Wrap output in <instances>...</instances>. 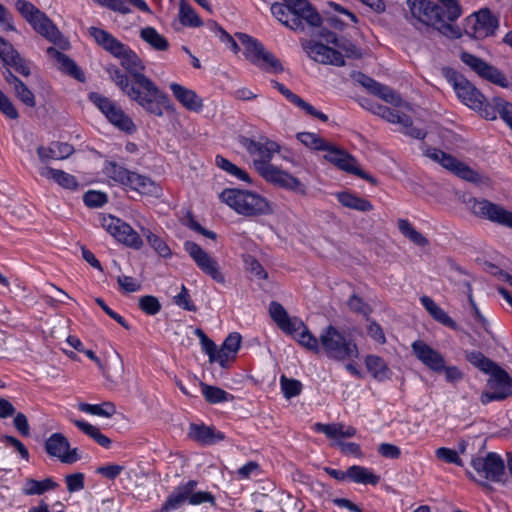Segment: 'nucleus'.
Listing matches in <instances>:
<instances>
[{
	"label": "nucleus",
	"instance_id": "f257e3e1",
	"mask_svg": "<svg viewBox=\"0 0 512 512\" xmlns=\"http://www.w3.org/2000/svg\"><path fill=\"white\" fill-rule=\"evenodd\" d=\"M89 34L98 45L121 59V65L129 76L115 65L107 66L106 72L130 100L157 117L163 116V108L172 109L168 95L143 73L145 66L133 50L103 29L90 27Z\"/></svg>",
	"mask_w": 512,
	"mask_h": 512
},
{
	"label": "nucleus",
	"instance_id": "f03ea898",
	"mask_svg": "<svg viewBox=\"0 0 512 512\" xmlns=\"http://www.w3.org/2000/svg\"><path fill=\"white\" fill-rule=\"evenodd\" d=\"M413 25L417 23L429 26L442 35L457 39L461 29L454 22L460 17L462 9L458 2H408Z\"/></svg>",
	"mask_w": 512,
	"mask_h": 512
},
{
	"label": "nucleus",
	"instance_id": "7ed1b4c3",
	"mask_svg": "<svg viewBox=\"0 0 512 512\" xmlns=\"http://www.w3.org/2000/svg\"><path fill=\"white\" fill-rule=\"evenodd\" d=\"M219 199L237 214L245 217L252 218L273 213L270 201L250 190L226 188L219 194Z\"/></svg>",
	"mask_w": 512,
	"mask_h": 512
},
{
	"label": "nucleus",
	"instance_id": "20e7f679",
	"mask_svg": "<svg viewBox=\"0 0 512 512\" xmlns=\"http://www.w3.org/2000/svg\"><path fill=\"white\" fill-rule=\"evenodd\" d=\"M273 16L286 27L294 31L304 30L302 21L313 27H319L322 18L310 2H273Z\"/></svg>",
	"mask_w": 512,
	"mask_h": 512
},
{
	"label": "nucleus",
	"instance_id": "39448f33",
	"mask_svg": "<svg viewBox=\"0 0 512 512\" xmlns=\"http://www.w3.org/2000/svg\"><path fill=\"white\" fill-rule=\"evenodd\" d=\"M17 5L21 15L39 34L62 49L68 47V41L63 37L57 27L43 12L35 7L32 2H17Z\"/></svg>",
	"mask_w": 512,
	"mask_h": 512
},
{
	"label": "nucleus",
	"instance_id": "423d86ee",
	"mask_svg": "<svg viewBox=\"0 0 512 512\" xmlns=\"http://www.w3.org/2000/svg\"><path fill=\"white\" fill-rule=\"evenodd\" d=\"M320 343L327 356L335 360L352 359L359 354L357 345L353 340L347 339L332 325L322 331Z\"/></svg>",
	"mask_w": 512,
	"mask_h": 512
},
{
	"label": "nucleus",
	"instance_id": "0eeeda50",
	"mask_svg": "<svg viewBox=\"0 0 512 512\" xmlns=\"http://www.w3.org/2000/svg\"><path fill=\"white\" fill-rule=\"evenodd\" d=\"M89 99L115 127L128 134L136 131V125L132 119L114 101L96 92L90 93Z\"/></svg>",
	"mask_w": 512,
	"mask_h": 512
},
{
	"label": "nucleus",
	"instance_id": "6e6552de",
	"mask_svg": "<svg viewBox=\"0 0 512 512\" xmlns=\"http://www.w3.org/2000/svg\"><path fill=\"white\" fill-rule=\"evenodd\" d=\"M467 204L474 216L512 229V212L502 205L475 197L470 198Z\"/></svg>",
	"mask_w": 512,
	"mask_h": 512
},
{
	"label": "nucleus",
	"instance_id": "1a4fd4ad",
	"mask_svg": "<svg viewBox=\"0 0 512 512\" xmlns=\"http://www.w3.org/2000/svg\"><path fill=\"white\" fill-rule=\"evenodd\" d=\"M238 141L253 157V165L259 174L263 173L264 167L272 166L270 161L274 154L280 150V146L269 139L255 141L246 136H239Z\"/></svg>",
	"mask_w": 512,
	"mask_h": 512
},
{
	"label": "nucleus",
	"instance_id": "9d476101",
	"mask_svg": "<svg viewBox=\"0 0 512 512\" xmlns=\"http://www.w3.org/2000/svg\"><path fill=\"white\" fill-rule=\"evenodd\" d=\"M498 27V19L488 8L474 12L466 18L465 33L474 39H484L494 34Z\"/></svg>",
	"mask_w": 512,
	"mask_h": 512
},
{
	"label": "nucleus",
	"instance_id": "9b49d317",
	"mask_svg": "<svg viewBox=\"0 0 512 512\" xmlns=\"http://www.w3.org/2000/svg\"><path fill=\"white\" fill-rule=\"evenodd\" d=\"M103 228L124 245L140 249L143 241L140 235L126 222L112 215L103 216Z\"/></svg>",
	"mask_w": 512,
	"mask_h": 512
},
{
	"label": "nucleus",
	"instance_id": "f8f14e48",
	"mask_svg": "<svg viewBox=\"0 0 512 512\" xmlns=\"http://www.w3.org/2000/svg\"><path fill=\"white\" fill-rule=\"evenodd\" d=\"M488 373L492 376V379L488 381V385L493 392L482 393L481 402L484 405L491 401L504 400L512 394V379L504 369L495 363Z\"/></svg>",
	"mask_w": 512,
	"mask_h": 512
},
{
	"label": "nucleus",
	"instance_id": "ddd939ff",
	"mask_svg": "<svg viewBox=\"0 0 512 512\" xmlns=\"http://www.w3.org/2000/svg\"><path fill=\"white\" fill-rule=\"evenodd\" d=\"M457 97L471 109L482 107L485 96L463 75L453 71L448 75Z\"/></svg>",
	"mask_w": 512,
	"mask_h": 512
},
{
	"label": "nucleus",
	"instance_id": "4468645a",
	"mask_svg": "<svg viewBox=\"0 0 512 512\" xmlns=\"http://www.w3.org/2000/svg\"><path fill=\"white\" fill-rule=\"evenodd\" d=\"M184 249L203 273L210 276L217 283H225V277L217 260L205 252L197 243L186 241Z\"/></svg>",
	"mask_w": 512,
	"mask_h": 512
},
{
	"label": "nucleus",
	"instance_id": "2eb2a0df",
	"mask_svg": "<svg viewBox=\"0 0 512 512\" xmlns=\"http://www.w3.org/2000/svg\"><path fill=\"white\" fill-rule=\"evenodd\" d=\"M460 59L465 65H467L481 78L488 80L491 83L499 85L503 88L508 87L509 83L504 74L499 69L490 65L483 59L469 52H462L460 54Z\"/></svg>",
	"mask_w": 512,
	"mask_h": 512
},
{
	"label": "nucleus",
	"instance_id": "dca6fc26",
	"mask_svg": "<svg viewBox=\"0 0 512 512\" xmlns=\"http://www.w3.org/2000/svg\"><path fill=\"white\" fill-rule=\"evenodd\" d=\"M471 464L486 480L498 483L505 481V463L497 453L489 452L485 457L474 458Z\"/></svg>",
	"mask_w": 512,
	"mask_h": 512
},
{
	"label": "nucleus",
	"instance_id": "f3484780",
	"mask_svg": "<svg viewBox=\"0 0 512 512\" xmlns=\"http://www.w3.org/2000/svg\"><path fill=\"white\" fill-rule=\"evenodd\" d=\"M373 112L388 122L400 124L403 132L412 138L424 139L426 136V131L414 127L411 117L403 112L380 104L375 106Z\"/></svg>",
	"mask_w": 512,
	"mask_h": 512
},
{
	"label": "nucleus",
	"instance_id": "a211bd4d",
	"mask_svg": "<svg viewBox=\"0 0 512 512\" xmlns=\"http://www.w3.org/2000/svg\"><path fill=\"white\" fill-rule=\"evenodd\" d=\"M260 175L266 181L281 188L293 191L303 196L307 194V187L305 184H303L298 178L274 165L271 167H264V171Z\"/></svg>",
	"mask_w": 512,
	"mask_h": 512
},
{
	"label": "nucleus",
	"instance_id": "6ab92c4d",
	"mask_svg": "<svg viewBox=\"0 0 512 512\" xmlns=\"http://www.w3.org/2000/svg\"><path fill=\"white\" fill-rule=\"evenodd\" d=\"M415 357L428 369L442 373L445 368L444 356L422 340H416L411 345Z\"/></svg>",
	"mask_w": 512,
	"mask_h": 512
},
{
	"label": "nucleus",
	"instance_id": "aec40b11",
	"mask_svg": "<svg viewBox=\"0 0 512 512\" xmlns=\"http://www.w3.org/2000/svg\"><path fill=\"white\" fill-rule=\"evenodd\" d=\"M357 81L370 93L381 98L385 102L390 103L395 107H406L407 109H410L408 103H406L401 96L390 87L378 83L371 77L362 73H359Z\"/></svg>",
	"mask_w": 512,
	"mask_h": 512
},
{
	"label": "nucleus",
	"instance_id": "412c9836",
	"mask_svg": "<svg viewBox=\"0 0 512 512\" xmlns=\"http://www.w3.org/2000/svg\"><path fill=\"white\" fill-rule=\"evenodd\" d=\"M0 58L7 66L12 67L17 73L24 77L31 74L29 63L19 54V52L2 37H0Z\"/></svg>",
	"mask_w": 512,
	"mask_h": 512
},
{
	"label": "nucleus",
	"instance_id": "4be33fe9",
	"mask_svg": "<svg viewBox=\"0 0 512 512\" xmlns=\"http://www.w3.org/2000/svg\"><path fill=\"white\" fill-rule=\"evenodd\" d=\"M85 355L94 361L98 367L101 369L103 375L112 382H118L123 379L125 366L121 355L114 351L110 357V364L107 369L102 364L101 360L96 356V354L92 350L82 351Z\"/></svg>",
	"mask_w": 512,
	"mask_h": 512
},
{
	"label": "nucleus",
	"instance_id": "5701e85b",
	"mask_svg": "<svg viewBox=\"0 0 512 512\" xmlns=\"http://www.w3.org/2000/svg\"><path fill=\"white\" fill-rule=\"evenodd\" d=\"M170 89L175 99L187 110L199 112L203 107V100L197 93L178 83H171Z\"/></svg>",
	"mask_w": 512,
	"mask_h": 512
},
{
	"label": "nucleus",
	"instance_id": "b1692460",
	"mask_svg": "<svg viewBox=\"0 0 512 512\" xmlns=\"http://www.w3.org/2000/svg\"><path fill=\"white\" fill-rule=\"evenodd\" d=\"M309 55L315 61L323 64H332L335 66L345 65L343 56L339 51L330 48L320 42L312 43L309 46Z\"/></svg>",
	"mask_w": 512,
	"mask_h": 512
},
{
	"label": "nucleus",
	"instance_id": "393cba45",
	"mask_svg": "<svg viewBox=\"0 0 512 512\" xmlns=\"http://www.w3.org/2000/svg\"><path fill=\"white\" fill-rule=\"evenodd\" d=\"M197 484V481L190 480L186 484L178 486L175 491L168 496L159 512H170L179 509L186 501H188L189 494L195 490Z\"/></svg>",
	"mask_w": 512,
	"mask_h": 512
},
{
	"label": "nucleus",
	"instance_id": "a878e982",
	"mask_svg": "<svg viewBox=\"0 0 512 512\" xmlns=\"http://www.w3.org/2000/svg\"><path fill=\"white\" fill-rule=\"evenodd\" d=\"M325 151L327 153L324 159L347 173H351L354 166L358 164L352 155L330 143Z\"/></svg>",
	"mask_w": 512,
	"mask_h": 512
},
{
	"label": "nucleus",
	"instance_id": "bb28decb",
	"mask_svg": "<svg viewBox=\"0 0 512 512\" xmlns=\"http://www.w3.org/2000/svg\"><path fill=\"white\" fill-rule=\"evenodd\" d=\"M73 152L74 147L63 142H52L48 147L41 146L37 149L38 156L42 162L66 159Z\"/></svg>",
	"mask_w": 512,
	"mask_h": 512
},
{
	"label": "nucleus",
	"instance_id": "cd10ccee",
	"mask_svg": "<svg viewBox=\"0 0 512 512\" xmlns=\"http://www.w3.org/2000/svg\"><path fill=\"white\" fill-rule=\"evenodd\" d=\"M420 302L435 321L452 330H459L457 323L432 298L424 295L420 298Z\"/></svg>",
	"mask_w": 512,
	"mask_h": 512
},
{
	"label": "nucleus",
	"instance_id": "c85d7f7f",
	"mask_svg": "<svg viewBox=\"0 0 512 512\" xmlns=\"http://www.w3.org/2000/svg\"><path fill=\"white\" fill-rule=\"evenodd\" d=\"M238 40L245 47V57L253 64L263 67L260 64V54L265 49L262 43H260L257 39L249 36L248 34L238 32L235 34Z\"/></svg>",
	"mask_w": 512,
	"mask_h": 512
},
{
	"label": "nucleus",
	"instance_id": "c756f323",
	"mask_svg": "<svg viewBox=\"0 0 512 512\" xmlns=\"http://www.w3.org/2000/svg\"><path fill=\"white\" fill-rule=\"evenodd\" d=\"M47 54L54 58L59 64L60 69L67 73L68 75L74 77L79 81H84L85 76L82 70L77 66V64L69 58L67 55L61 53L54 47H49L47 49Z\"/></svg>",
	"mask_w": 512,
	"mask_h": 512
},
{
	"label": "nucleus",
	"instance_id": "7c9ffc66",
	"mask_svg": "<svg viewBox=\"0 0 512 512\" xmlns=\"http://www.w3.org/2000/svg\"><path fill=\"white\" fill-rule=\"evenodd\" d=\"M189 436L202 444H214L224 439L223 433H216L212 427L198 424L190 425Z\"/></svg>",
	"mask_w": 512,
	"mask_h": 512
},
{
	"label": "nucleus",
	"instance_id": "2f4dec72",
	"mask_svg": "<svg viewBox=\"0 0 512 512\" xmlns=\"http://www.w3.org/2000/svg\"><path fill=\"white\" fill-rule=\"evenodd\" d=\"M44 448L49 456L56 457L61 461L69 449V441L64 434L56 432L45 441Z\"/></svg>",
	"mask_w": 512,
	"mask_h": 512
},
{
	"label": "nucleus",
	"instance_id": "473e14b6",
	"mask_svg": "<svg viewBox=\"0 0 512 512\" xmlns=\"http://www.w3.org/2000/svg\"><path fill=\"white\" fill-rule=\"evenodd\" d=\"M124 187L130 188L132 191L140 195H151L156 190V185L149 177L131 171L129 180Z\"/></svg>",
	"mask_w": 512,
	"mask_h": 512
},
{
	"label": "nucleus",
	"instance_id": "72a5a7b5",
	"mask_svg": "<svg viewBox=\"0 0 512 512\" xmlns=\"http://www.w3.org/2000/svg\"><path fill=\"white\" fill-rule=\"evenodd\" d=\"M336 197L340 204L346 208L360 212H369L373 210V204L369 200L359 197L351 192H339Z\"/></svg>",
	"mask_w": 512,
	"mask_h": 512
},
{
	"label": "nucleus",
	"instance_id": "f704fd0d",
	"mask_svg": "<svg viewBox=\"0 0 512 512\" xmlns=\"http://www.w3.org/2000/svg\"><path fill=\"white\" fill-rule=\"evenodd\" d=\"M41 175L47 179H52L58 185L65 189L74 190L78 187V182L76 178L63 170L46 167L42 169Z\"/></svg>",
	"mask_w": 512,
	"mask_h": 512
},
{
	"label": "nucleus",
	"instance_id": "c9c22d12",
	"mask_svg": "<svg viewBox=\"0 0 512 512\" xmlns=\"http://www.w3.org/2000/svg\"><path fill=\"white\" fill-rule=\"evenodd\" d=\"M346 475H348V479L351 481L364 485L370 484L375 486L380 480L378 475H375L368 468L359 465L349 467L346 471Z\"/></svg>",
	"mask_w": 512,
	"mask_h": 512
},
{
	"label": "nucleus",
	"instance_id": "e433bc0d",
	"mask_svg": "<svg viewBox=\"0 0 512 512\" xmlns=\"http://www.w3.org/2000/svg\"><path fill=\"white\" fill-rule=\"evenodd\" d=\"M140 37L156 51H167L169 49L168 40L153 27L141 29Z\"/></svg>",
	"mask_w": 512,
	"mask_h": 512
},
{
	"label": "nucleus",
	"instance_id": "4c0bfd02",
	"mask_svg": "<svg viewBox=\"0 0 512 512\" xmlns=\"http://www.w3.org/2000/svg\"><path fill=\"white\" fill-rule=\"evenodd\" d=\"M506 105H512L511 103L505 101L501 97H494L491 102H488L486 99L482 104V107L476 108L475 110L479 111L481 116L487 120H495L497 115L499 114L502 119V107Z\"/></svg>",
	"mask_w": 512,
	"mask_h": 512
},
{
	"label": "nucleus",
	"instance_id": "58836bf2",
	"mask_svg": "<svg viewBox=\"0 0 512 512\" xmlns=\"http://www.w3.org/2000/svg\"><path fill=\"white\" fill-rule=\"evenodd\" d=\"M200 387L205 400L210 404L233 401L235 398L232 394L226 392L225 390L217 386H212L204 382H201Z\"/></svg>",
	"mask_w": 512,
	"mask_h": 512
},
{
	"label": "nucleus",
	"instance_id": "ea45409f",
	"mask_svg": "<svg viewBox=\"0 0 512 512\" xmlns=\"http://www.w3.org/2000/svg\"><path fill=\"white\" fill-rule=\"evenodd\" d=\"M57 487L58 484L51 478H46L41 481L29 478L26 480L22 491L25 495L29 496L42 495L46 491L53 490Z\"/></svg>",
	"mask_w": 512,
	"mask_h": 512
},
{
	"label": "nucleus",
	"instance_id": "a19ab883",
	"mask_svg": "<svg viewBox=\"0 0 512 512\" xmlns=\"http://www.w3.org/2000/svg\"><path fill=\"white\" fill-rule=\"evenodd\" d=\"M103 173L112 181L125 186L131 171L115 161H107L104 165Z\"/></svg>",
	"mask_w": 512,
	"mask_h": 512
},
{
	"label": "nucleus",
	"instance_id": "79ce46f5",
	"mask_svg": "<svg viewBox=\"0 0 512 512\" xmlns=\"http://www.w3.org/2000/svg\"><path fill=\"white\" fill-rule=\"evenodd\" d=\"M73 423L83 433H85L86 435L93 438L100 446H102L104 448H108L110 446L111 440L107 436L102 434L97 427H95L85 421H82V420H73Z\"/></svg>",
	"mask_w": 512,
	"mask_h": 512
},
{
	"label": "nucleus",
	"instance_id": "37998d69",
	"mask_svg": "<svg viewBox=\"0 0 512 512\" xmlns=\"http://www.w3.org/2000/svg\"><path fill=\"white\" fill-rule=\"evenodd\" d=\"M398 228L400 232L410 241L418 246H426L429 241L420 232H418L411 223L406 219L398 220Z\"/></svg>",
	"mask_w": 512,
	"mask_h": 512
},
{
	"label": "nucleus",
	"instance_id": "c03bdc74",
	"mask_svg": "<svg viewBox=\"0 0 512 512\" xmlns=\"http://www.w3.org/2000/svg\"><path fill=\"white\" fill-rule=\"evenodd\" d=\"M78 408L82 412L107 418L112 417L116 413V407L112 402H104L100 405L80 403Z\"/></svg>",
	"mask_w": 512,
	"mask_h": 512
},
{
	"label": "nucleus",
	"instance_id": "a18cd8bd",
	"mask_svg": "<svg viewBox=\"0 0 512 512\" xmlns=\"http://www.w3.org/2000/svg\"><path fill=\"white\" fill-rule=\"evenodd\" d=\"M367 370L376 379L382 380L389 371L385 361L376 355H368L365 360Z\"/></svg>",
	"mask_w": 512,
	"mask_h": 512
},
{
	"label": "nucleus",
	"instance_id": "49530a36",
	"mask_svg": "<svg viewBox=\"0 0 512 512\" xmlns=\"http://www.w3.org/2000/svg\"><path fill=\"white\" fill-rule=\"evenodd\" d=\"M179 20L184 26L200 27L203 25L198 14L187 2H181L180 4Z\"/></svg>",
	"mask_w": 512,
	"mask_h": 512
},
{
	"label": "nucleus",
	"instance_id": "de8ad7c7",
	"mask_svg": "<svg viewBox=\"0 0 512 512\" xmlns=\"http://www.w3.org/2000/svg\"><path fill=\"white\" fill-rule=\"evenodd\" d=\"M296 137L303 145L310 149L323 151L328 148V142H326L318 134L311 132H300L296 135Z\"/></svg>",
	"mask_w": 512,
	"mask_h": 512
},
{
	"label": "nucleus",
	"instance_id": "09e8293b",
	"mask_svg": "<svg viewBox=\"0 0 512 512\" xmlns=\"http://www.w3.org/2000/svg\"><path fill=\"white\" fill-rule=\"evenodd\" d=\"M215 163L219 168L237 177L238 179L246 182L250 181L249 175L244 170L240 169L223 156L217 155L215 158Z\"/></svg>",
	"mask_w": 512,
	"mask_h": 512
},
{
	"label": "nucleus",
	"instance_id": "8fccbe9b",
	"mask_svg": "<svg viewBox=\"0 0 512 512\" xmlns=\"http://www.w3.org/2000/svg\"><path fill=\"white\" fill-rule=\"evenodd\" d=\"M142 232L146 237L148 243L154 248V250L162 257H170L171 250L168 245L157 235L153 234L150 230L142 228Z\"/></svg>",
	"mask_w": 512,
	"mask_h": 512
},
{
	"label": "nucleus",
	"instance_id": "3c124183",
	"mask_svg": "<svg viewBox=\"0 0 512 512\" xmlns=\"http://www.w3.org/2000/svg\"><path fill=\"white\" fill-rule=\"evenodd\" d=\"M281 389L287 399L298 396L302 391V383L296 379H289L285 375L280 378Z\"/></svg>",
	"mask_w": 512,
	"mask_h": 512
},
{
	"label": "nucleus",
	"instance_id": "603ef678",
	"mask_svg": "<svg viewBox=\"0 0 512 512\" xmlns=\"http://www.w3.org/2000/svg\"><path fill=\"white\" fill-rule=\"evenodd\" d=\"M297 339L298 343L305 347L306 349L314 352L319 353L320 352V345L319 341L315 336L311 334V332L308 330L307 327H305L295 338Z\"/></svg>",
	"mask_w": 512,
	"mask_h": 512
},
{
	"label": "nucleus",
	"instance_id": "864d4df0",
	"mask_svg": "<svg viewBox=\"0 0 512 512\" xmlns=\"http://www.w3.org/2000/svg\"><path fill=\"white\" fill-rule=\"evenodd\" d=\"M467 360L485 373L491 371V368L494 367L495 364V362L485 357L484 354L479 351L469 352L467 354Z\"/></svg>",
	"mask_w": 512,
	"mask_h": 512
},
{
	"label": "nucleus",
	"instance_id": "5fc2aeb1",
	"mask_svg": "<svg viewBox=\"0 0 512 512\" xmlns=\"http://www.w3.org/2000/svg\"><path fill=\"white\" fill-rule=\"evenodd\" d=\"M347 305L352 312L362 314L369 320V315L372 312V308L357 294H352L348 299Z\"/></svg>",
	"mask_w": 512,
	"mask_h": 512
},
{
	"label": "nucleus",
	"instance_id": "6e6d98bb",
	"mask_svg": "<svg viewBox=\"0 0 512 512\" xmlns=\"http://www.w3.org/2000/svg\"><path fill=\"white\" fill-rule=\"evenodd\" d=\"M139 308L147 315H156L161 310L159 300L152 295H145L139 298Z\"/></svg>",
	"mask_w": 512,
	"mask_h": 512
},
{
	"label": "nucleus",
	"instance_id": "4d7b16f0",
	"mask_svg": "<svg viewBox=\"0 0 512 512\" xmlns=\"http://www.w3.org/2000/svg\"><path fill=\"white\" fill-rule=\"evenodd\" d=\"M314 429L317 432L324 433L329 438H337V437L344 438L345 425L340 424V423H333V424L316 423L314 425Z\"/></svg>",
	"mask_w": 512,
	"mask_h": 512
},
{
	"label": "nucleus",
	"instance_id": "13d9d810",
	"mask_svg": "<svg viewBox=\"0 0 512 512\" xmlns=\"http://www.w3.org/2000/svg\"><path fill=\"white\" fill-rule=\"evenodd\" d=\"M83 201L90 208H98L107 203L108 197L104 192L89 190L84 194Z\"/></svg>",
	"mask_w": 512,
	"mask_h": 512
},
{
	"label": "nucleus",
	"instance_id": "bf43d9fd",
	"mask_svg": "<svg viewBox=\"0 0 512 512\" xmlns=\"http://www.w3.org/2000/svg\"><path fill=\"white\" fill-rule=\"evenodd\" d=\"M15 96L26 106L34 108L36 106V99L33 92L23 83H18L14 88Z\"/></svg>",
	"mask_w": 512,
	"mask_h": 512
},
{
	"label": "nucleus",
	"instance_id": "052dcab7",
	"mask_svg": "<svg viewBox=\"0 0 512 512\" xmlns=\"http://www.w3.org/2000/svg\"><path fill=\"white\" fill-rule=\"evenodd\" d=\"M173 301L177 306L181 307L184 310L190 312L197 311V307L194 305L191 296L184 285L181 286L180 293L173 297Z\"/></svg>",
	"mask_w": 512,
	"mask_h": 512
},
{
	"label": "nucleus",
	"instance_id": "680f3d73",
	"mask_svg": "<svg viewBox=\"0 0 512 512\" xmlns=\"http://www.w3.org/2000/svg\"><path fill=\"white\" fill-rule=\"evenodd\" d=\"M269 313L273 321L279 326L283 327V324L289 319V315L285 308L278 302H271L269 306Z\"/></svg>",
	"mask_w": 512,
	"mask_h": 512
},
{
	"label": "nucleus",
	"instance_id": "e2e57ef3",
	"mask_svg": "<svg viewBox=\"0 0 512 512\" xmlns=\"http://www.w3.org/2000/svg\"><path fill=\"white\" fill-rule=\"evenodd\" d=\"M436 457L446 463L463 466V462L458 453L450 448L440 447L435 451Z\"/></svg>",
	"mask_w": 512,
	"mask_h": 512
},
{
	"label": "nucleus",
	"instance_id": "0e129e2a",
	"mask_svg": "<svg viewBox=\"0 0 512 512\" xmlns=\"http://www.w3.org/2000/svg\"><path fill=\"white\" fill-rule=\"evenodd\" d=\"M454 174L469 182L478 183L481 181V175L463 162L458 164Z\"/></svg>",
	"mask_w": 512,
	"mask_h": 512
},
{
	"label": "nucleus",
	"instance_id": "69168bd1",
	"mask_svg": "<svg viewBox=\"0 0 512 512\" xmlns=\"http://www.w3.org/2000/svg\"><path fill=\"white\" fill-rule=\"evenodd\" d=\"M260 64L263 65L262 68L269 67L274 72H283L284 68L281 62L269 51L266 49L260 54Z\"/></svg>",
	"mask_w": 512,
	"mask_h": 512
},
{
	"label": "nucleus",
	"instance_id": "338daca9",
	"mask_svg": "<svg viewBox=\"0 0 512 512\" xmlns=\"http://www.w3.org/2000/svg\"><path fill=\"white\" fill-rule=\"evenodd\" d=\"M241 336L239 333H230L226 339L224 340L223 344L221 345L224 350H227L228 353H231L232 357H236V354L240 348L241 345Z\"/></svg>",
	"mask_w": 512,
	"mask_h": 512
},
{
	"label": "nucleus",
	"instance_id": "774afa93",
	"mask_svg": "<svg viewBox=\"0 0 512 512\" xmlns=\"http://www.w3.org/2000/svg\"><path fill=\"white\" fill-rule=\"evenodd\" d=\"M306 327L302 320L297 317L289 319L283 324L280 329L287 334L293 335L294 338Z\"/></svg>",
	"mask_w": 512,
	"mask_h": 512
}]
</instances>
